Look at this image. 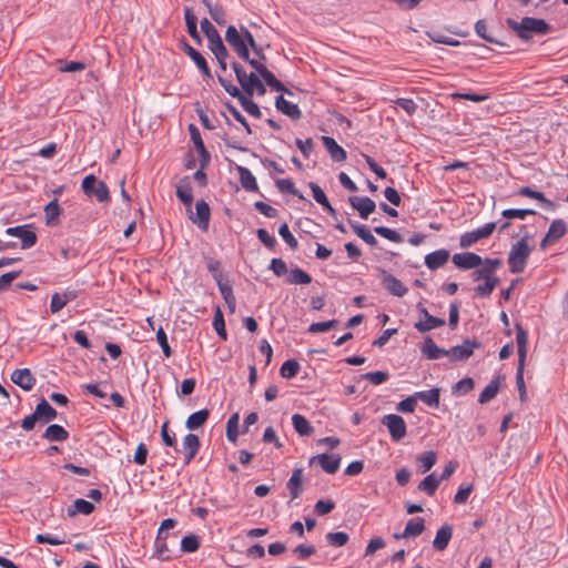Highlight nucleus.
<instances>
[{
	"instance_id": "nucleus-26",
	"label": "nucleus",
	"mask_w": 568,
	"mask_h": 568,
	"mask_svg": "<svg viewBox=\"0 0 568 568\" xmlns=\"http://www.w3.org/2000/svg\"><path fill=\"white\" fill-rule=\"evenodd\" d=\"M516 343L518 348V363H526L528 333L520 324H516Z\"/></svg>"
},
{
	"instance_id": "nucleus-28",
	"label": "nucleus",
	"mask_w": 568,
	"mask_h": 568,
	"mask_svg": "<svg viewBox=\"0 0 568 568\" xmlns=\"http://www.w3.org/2000/svg\"><path fill=\"white\" fill-rule=\"evenodd\" d=\"M452 527L449 525H443L436 532L435 539L433 540V547L438 551L445 550L452 539Z\"/></svg>"
},
{
	"instance_id": "nucleus-57",
	"label": "nucleus",
	"mask_w": 568,
	"mask_h": 568,
	"mask_svg": "<svg viewBox=\"0 0 568 568\" xmlns=\"http://www.w3.org/2000/svg\"><path fill=\"white\" fill-rule=\"evenodd\" d=\"M278 234L284 240V242L293 250H297L298 242L294 237V235L291 233L288 225L286 223H283L278 229Z\"/></svg>"
},
{
	"instance_id": "nucleus-62",
	"label": "nucleus",
	"mask_w": 568,
	"mask_h": 568,
	"mask_svg": "<svg viewBox=\"0 0 568 568\" xmlns=\"http://www.w3.org/2000/svg\"><path fill=\"white\" fill-rule=\"evenodd\" d=\"M256 236L267 248L273 250L275 247L276 239L265 229H258L256 231Z\"/></svg>"
},
{
	"instance_id": "nucleus-17",
	"label": "nucleus",
	"mask_w": 568,
	"mask_h": 568,
	"mask_svg": "<svg viewBox=\"0 0 568 568\" xmlns=\"http://www.w3.org/2000/svg\"><path fill=\"white\" fill-rule=\"evenodd\" d=\"M351 206L356 210L362 219H367L375 211L376 204L368 196H351Z\"/></svg>"
},
{
	"instance_id": "nucleus-52",
	"label": "nucleus",
	"mask_w": 568,
	"mask_h": 568,
	"mask_svg": "<svg viewBox=\"0 0 568 568\" xmlns=\"http://www.w3.org/2000/svg\"><path fill=\"white\" fill-rule=\"evenodd\" d=\"M475 31H476L477 36L480 37L481 39H484L485 41H487L489 43L498 44V45H504L503 42L498 41L497 39H495L494 37H491L490 34L487 33V24H486L485 20H478L475 23Z\"/></svg>"
},
{
	"instance_id": "nucleus-18",
	"label": "nucleus",
	"mask_w": 568,
	"mask_h": 568,
	"mask_svg": "<svg viewBox=\"0 0 568 568\" xmlns=\"http://www.w3.org/2000/svg\"><path fill=\"white\" fill-rule=\"evenodd\" d=\"M11 381L23 390H31L36 384V378L29 368H18L11 374Z\"/></svg>"
},
{
	"instance_id": "nucleus-12",
	"label": "nucleus",
	"mask_w": 568,
	"mask_h": 568,
	"mask_svg": "<svg viewBox=\"0 0 568 568\" xmlns=\"http://www.w3.org/2000/svg\"><path fill=\"white\" fill-rule=\"evenodd\" d=\"M480 344L475 341L465 339L462 345H457L450 349H447V356L454 362L466 361L473 355L474 349L478 348Z\"/></svg>"
},
{
	"instance_id": "nucleus-2",
	"label": "nucleus",
	"mask_w": 568,
	"mask_h": 568,
	"mask_svg": "<svg viewBox=\"0 0 568 568\" xmlns=\"http://www.w3.org/2000/svg\"><path fill=\"white\" fill-rule=\"evenodd\" d=\"M506 23L523 41L530 40L531 33L547 34L551 30L549 23H547L544 19L531 17H525L519 22L513 18H508Z\"/></svg>"
},
{
	"instance_id": "nucleus-59",
	"label": "nucleus",
	"mask_w": 568,
	"mask_h": 568,
	"mask_svg": "<svg viewBox=\"0 0 568 568\" xmlns=\"http://www.w3.org/2000/svg\"><path fill=\"white\" fill-rule=\"evenodd\" d=\"M389 377V374L387 372H368L362 375V378L369 381L374 385H379L384 382H386Z\"/></svg>"
},
{
	"instance_id": "nucleus-21",
	"label": "nucleus",
	"mask_w": 568,
	"mask_h": 568,
	"mask_svg": "<svg viewBox=\"0 0 568 568\" xmlns=\"http://www.w3.org/2000/svg\"><path fill=\"white\" fill-rule=\"evenodd\" d=\"M176 196L186 206L187 211H190L193 203V194L189 176H184L180 180L176 186Z\"/></svg>"
},
{
	"instance_id": "nucleus-29",
	"label": "nucleus",
	"mask_w": 568,
	"mask_h": 568,
	"mask_svg": "<svg viewBox=\"0 0 568 568\" xmlns=\"http://www.w3.org/2000/svg\"><path fill=\"white\" fill-rule=\"evenodd\" d=\"M201 30L205 34L207 39V47L211 48L215 45V43H220L222 38L215 27L210 22L209 19L203 18L200 22Z\"/></svg>"
},
{
	"instance_id": "nucleus-41",
	"label": "nucleus",
	"mask_w": 568,
	"mask_h": 568,
	"mask_svg": "<svg viewBox=\"0 0 568 568\" xmlns=\"http://www.w3.org/2000/svg\"><path fill=\"white\" fill-rule=\"evenodd\" d=\"M47 225H54L61 214V209L57 199H53L44 206Z\"/></svg>"
},
{
	"instance_id": "nucleus-1",
	"label": "nucleus",
	"mask_w": 568,
	"mask_h": 568,
	"mask_svg": "<svg viewBox=\"0 0 568 568\" xmlns=\"http://www.w3.org/2000/svg\"><path fill=\"white\" fill-rule=\"evenodd\" d=\"M225 41L242 60H248V47L256 55L265 60V55L262 49L256 44L254 37L243 26L240 29H236L234 26H229L225 31Z\"/></svg>"
},
{
	"instance_id": "nucleus-19",
	"label": "nucleus",
	"mask_w": 568,
	"mask_h": 568,
	"mask_svg": "<svg viewBox=\"0 0 568 568\" xmlns=\"http://www.w3.org/2000/svg\"><path fill=\"white\" fill-rule=\"evenodd\" d=\"M200 449V439L195 434H187L183 439L184 464L187 465Z\"/></svg>"
},
{
	"instance_id": "nucleus-11",
	"label": "nucleus",
	"mask_w": 568,
	"mask_h": 568,
	"mask_svg": "<svg viewBox=\"0 0 568 568\" xmlns=\"http://www.w3.org/2000/svg\"><path fill=\"white\" fill-rule=\"evenodd\" d=\"M29 225L8 227L6 233L21 240V248L27 250L37 243V234L29 229Z\"/></svg>"
},
{
	"instance_id": "nucleus-31",
	"label": "nucleus",
	"mask_w": 568,
	"mask_h": 568,
	"mask_svg": "<svg viewBox=\"0 0 568 568\" xmlns=\"http://www.w3.org/2000/svg\"><path fill=\"white\" fill-rule=\"evenodd\" d=\"M302 476L303 469L295 468L292 473L291 478L287 481V489L292 499H296L302 493Z\"/></svg>"
},
{
	"instance_id": "nucleus-8",
	"label": "nucleus",
	"mask_w": 568,
	"mask_h": 568,
	"mask_svg": "<svg viewBox=\"0 0 568 568\" xmlns=\"http://www.w3.org/2000/svg\"><path fill=\"white\" fill-rule=\"evenodd\" d=\"M503 265V261L500 258H485L483 260V264L471 273V278L475 282L478 281H488L491 277L496 276L497 270Z\"/></svg>"
},
{
	"instance_id": "nucleus-24",
	"label": "nucleus",
	"mask_w": 568,
	"mask_h": 568,
	"mask_svg": "<svg viewBox=\"0 0 568 568\" xmlns=\"http://www.w3.org/2000/svg\"><path fill=\"white\" fill-rule=\"evenodd\" d=\"M189 131H190L191 140H192L193 144L201 155L202 168H204L206 165V163L209 162L210 154L204 146V143L202 141L199 129L194 124H190Z\"/></svg>"
},
{
	"instance_id": "nucleus-56",
	"label": "nucleus",
	"mask_w": 568,
	"mask_h": 568,
	"mask_svg": "<svg viewBox=\"0 0 568 568\" xmlns=\"http://www.w3.org/2000/svg\"><path fill=\"white\" fill-rule=\"evenodd\" d=\"M213 327L216 331L217 335L222 339L226 341L227 334H226V331H225V323H224V318H223L222 312H221V310L219 307L215 310V314H214V317H213Z\"/></svg>"
},
{
	"instance_id": "nucleus-15",
	"label": "nucleus",
	"mask_w": 568,
	"mask_h": 568,
	"mask_svg": "<svg viewBox=\"0 0 568 568\" xmlns=\"http://www.w3.org/2000/svg\"><path fill=\"white\" fill-rule=\"evenodd\" d=\"M318 463L327 474H335L341 465L339 455L318 454L310 459V464Z\"/></svg>"
},
{
	"instance_id": "nucleus-32",
	"label": "nucleus",
	"mask_w": 568,
	"mask_h": 568,
	"mask_svg": "<svg viewBox=\"0 0 568 568\" xmlns=\"http://www.w3.org/2000/svg\"><path fill=\"white\" fill-rule=\"evenodd\" d=\"M34 412L39 420L43 423L51 422L57 417V410L44 398L38 403Z\"/></svg>"
},
{
	"instance_id": "nucleus-44",
	"label": "nucleus",
	"mask_w": 568,
	"mask_h": 568,
	"mask_svg": "<svg viewBox=\"0 0 568 568\" xmlns=\"http://www.w3.org/2000/svg\"><path fill=\"white\" fill-rule=\"evenodd\" d=\"M518 194L541 202L546 209H552L554 206L552 202L546 199L542 192L535 191L530 186H521Z\"/></svg>"
},
{
	"instance_id": "nucleus-49",
	"label": "nucleus",
	"mask_w": 568,
	"mask_h": 568,
	"mask_svg": "<svg viewBox=\"0 0 568 568\" xmlns=\"http://www.w3.org/2000/svg\"><path fill=\"white\" fill-rule=\"evenodd\" d=\"M239 436V414H233L226 423V438L236 443Z\"/></svg>"
},
{
	"instance_id": "nucleus-46",
	"label": "nucleus",
	"mask_w": 568,
	"mask_h": 568,
	"mask_svg": "<svg viewBox=\"0 0 568 568\" xmlns=\"http://www.w3.org/2000/svg\"><path fill=\"white\" fill-rule=\"evenodd\" d=\"M437 455L433 450L425 452L416 457V462L422 467V473L428 471L436 464Z\"/></svg>"
},
{
	"instance_id": "nucleus-47",
	"label": "nucleus",
	"mask_w": 568,
	"mask_h": 568,
	"mask_svg": "<svg viewBox=\"0 0 568 568\" xmlns=\"http://www.w3.org/2000/svg\"><path fill=\"white\" fill-rule=\"evenodd\" d=\"M499 283V278L497 276L491 277L490 280L483 281L481 284L477 285L475 288V293L479 297H488Z\"/></svg>"
},
{
	"instance_id": "nucleus-48",
	"label": "nucleus",
	"mask_w": 568,
	"mask_h": 568,
	"mask_svg": "<svg viewBox=\"0 0 568 568\" xmlns=\"http://www.w3.org/2000/svg\"><path fill=\"white\" fill-rule=\"evenodd\" d=\"M300 368V364L296 359H287L282 364L280 374L283 378L291 379L297 375Z\"/></svg>"
},
{
	"instance_id": "nucleus-30",
	"label": "nucleus",
	"mask_w": 568,
	"mask_h": 568,
	"mask_svg": "<svg viewBox=\"0 0 568 568\" xmlns=\"http://www.w3.org/2000/svg\"><path fill=\"white\" fill-rule=\"evenodd\" d=\"M42 437L49 442H64L69 437V433L58 424H51L44 430Z\"/></svg>"
},
{
	"instance_id": "nucleus-27",
	"label": "nucleus",
	"mask_w": 568,
	"mask_h": 568,
	"mask_svg": "<svg viewBox=\"0 0 568 568\" xmlns=\"http://www.w3.org/2000/svg\"><path fill=\"white\" fill-rule=\"evenodd\" d=\"M323 144L325 145L327 152L329 153L331 158L335 162H342L345 161L347 158V154L345 150L337 144V142L331 138V136H322Z\"/></svg>"
},
{
	"instance_id": "nucleus-60",
	"label": "nucleus",
	"mask_w": 568,
	"mask_h": 568,
	"mask_svg": "<svg viewBox=\"0 0 568 568\" xmlns=\"http://www.w3.org/2000/svg\"><path fill=\"white\" fill-rule=\"evenodd\" d=\"M156 341L162 348L163 355L165 357H170L172 355V349L168 343L166 333L164 332V329L162 327H159L156 329Z\"/></svg>"
},
{
	"instance_id": "nucleus-40",
	"label": "nucleus",
	"mask_w": 568,
	"mask_h": 568,
	"mask_svg": "<svg viewBox=\"0 0 568 568\" xmlns=\"http://www.w3.org/2000/svg\"><path fill=\"white\" fill-rule=\"evenodd\" d=\"M349 224L354 231V233L361 237L366 244L371 246H375L377 244L376 237L372 234V232L363 224L355 223L349 220Z\"/></svg>"
},
{
	"instance_id": "nucleus-10",
	"label": "nucleus",
	"mask_w": 568,
	"mask_h": 568,
	"mask_svg": "<svg viewBox=\"0 0 568 568\" xmlns=\"http://www.w3.org/2000/svg\"><path fill=\"white\" fill-rule=\"evenodd\" d=\"M567 233V225L564 220L558 219L554 220L544 236V239L540 241V247L544 250L548 245H551L556 243L558 240H560L565 234Z\"/></svg>"
},
{
	"instance_id": "nucleus-33",
	"label": "nucleus",
	"mask_w": 568,
	"mask_h": 568,
	"mask_svg": "<svg viewBox=\"0 0 568 568\" xmlns=\"http://www.w3.org/2000/svg\"><path fill=\"white\" fill-rule=\"evenodd\" d=\"M292 424L295 432L300 436H311L314 433V427L311 423L301 414H294L292 416Z\"/></svg>"
},
{
	"instance_id": "nucleus-63",
	"label": "nucleus",
	"mask_w": 568,
	"mask_h": 568,
	"mask_svg": "<svg viewBox=\"0 0 568 568\" xmlns=\"http://www.w3.org/2000/svg\"><path fill=\"white\" fill-rule=\"evenodd\" d=\"M394 103L402 108L408 115H413L417 110V104L412 99L398 98Z\"/></svg>"
},
{
	"instance_id": "nucleus-42",
	"label": "nucleus",
	"mask_w": 568,
	"mask_h": 568,
	"mask_svg": "<svg viewBox=\"0 0 568 568\" xmlns=\"http://www.w3.org/2000/svg\"><path fill=\"white\" fill-rule=\"evenodd\" d=\"M286 282L290 284L306 285L312 282V277L308 273H306L302 268L295 267L290 271V274L286 277Z\"/></svg>"
},
{
	"instance_id": "nucleus-53",
	"label": "nucleus",
	"mask_w": 568,
	"mask_h": 568,
	"mask_svg": "<svg viewBox=\"0 0 568 568\" xmlns=\"http://www.w3.org/2000/svg\"><path fill=\"white\" fill-rule=\"evenodd\" d=\"M200 541L197 536L190 534L184 536L181 540V550L183 552H194L199 549Z\"/></svg>"
},
{
	"instance_id": "nucleus-38",
	"label": "nucleus",
	"mask_w": 568,
	"mask_h": 568,
	"mask_svg": "<svg viewBox=\"0 0 568 568\" xmlns=\"http://www.w3.org/2000/svg\"><path fill=\"white\" fill-rule=\"evenodd\" d=\"M262 78L272 90L285 93L287 95L293 94L292 91L288 90L280 80H277L268 69L263 70Z\"/></svg>"
},
{
	"instance_id": "nucleus-25",
	"label": "nucleus",
	"mask_w": 568,
	"mask_h": 568,
	"mask_svg": "<svg viewBox=\"0 0 568 568\" xmlns=\"http://www.w3.org/2000/svg\"><path fill=\"white\" fill-rule=\"evenodd\" d=\"M420 352L423 355H425L428 359H438L443 356H447V349L438 347L432 337H426L424 339L423 345L420 346Z\"/></svg>"
},
{
	"instance_id": "nucleus-35",
	"label": "nucleus",
	"mask_w": 568,
	"mask_h": 568,
	"mask_svg": "<svg viewBox=\"0 0 568 568\" xmlns=\"http://www.w3.org/2000/svg\"><path fill=\"white\" fill-rule=\"evenodd\" d=\"M415 395H416L417 399H420L427 406L433 407V408H438L439 396H440L439 388L435 387L429 390L417 392Z\"/></svg>"
},
{
	"instance_id": "nucleus-22",
	"label": "nucleus",
	"mask_w": 568,
	"mask_h": 568,
	"mask_svg": "<svg viewBox=\"0 0 568 568\" xmlns=\"http://www.w3.org/2000/svg\"><path fill=\"white\" fill-rule=\"evenodd\" d=\"M276 109L283 114L287 115L292 120H298L302 116V112L297 104L292 103L283 98V95H278L275 100Z\"/></svg>"
},
{
	"instance_id": "nucleus-7",
	"label": "nucleus",
	"mask_w": 568,
	"mask_h": 568,
	"mask_svg": "<svg viewBox=\"0 0 568 568\" xmlns=\"http://www.w3.org/2000/svg\"><path fill=\"white\" fill-rule=\"evenodd\" d=\"M382 424L387 427L390 438L394 442L402 440L407 433L405 420L396 414H388L382 418Z\"/></svg>"
},
{
	"instance_id": "nucleus-16",
	"label": "nucleus",
	"mask_w": 568,
	"mask_h": 568,
	"mask_svg": "<svg viewBox=\"0 0 568 568\" xmlns=\"http://www.w3.org/2000/svg\"><path fill=\"white\" fill-rule=\"evenodd\" d=\"M189 213L193 223L197 224V226L204 231L207 230L210 221V207L204 200H200L195 203V215H193L191 210Z\"/></svg>"
},
{
	"instance_id": "nucleus-50",
	"label": "nucleus",
	"mask_w": 568,
	"mask_h": 568,
	"mask_svg": "<svg viewBox=\"0 0 568 568\" xmlns=\"http://www.w3.org/2000/svg\"><path fill=\"white\" fill-rule=\"evenodd\" d=\"M275 184L281 192H286L288 194L297 196L298 199H303V195L295 187L294 182L291 179H278L275 181Z\"/></svg>"
},
{
	"instance_id": "nucleus-51",
	"label": "nucleus",
	"mask_w": 568,
	"mask_h": 568,
	"mask_svg": "<svg viewBox=\"0 0 568 568\" xmlns=\"http://www.w3.org/2000/svg\"><path fill=\"white\" fill-rule=\"evenodd\" d=\"M374 232L390 242H394V243L403 242V237L400 236V234L398 232H396L395 230L388 229L386 226H376V227H374Z\"/></svg>"
},
{
	"instance_id": "nucleus-6",
	"label": "nucleus",
	"mask_w": 568,
	"mask_h": 568,
	"mask_svg": "<svg viewBox=\"0 0 568 568\" xmlns=\"http://www.w3.org/2000/svg\"><path fill=\"white\" fill-rule=\"evenodd\" d=\"M495 229H496V223L489 222L476 230L466 232V233L462 234L459 237V246L462 248H468V247L473 246L475 243H477L478 241L488 239L493 234Z\"/></svg>"
},
{
	"instance_id": "nucleus-61",
	"label": "nucleus",
	"mask_w": 568,
	"mask_h": 568,
	"mask_svg": "<svg viewBox=\"0 0 568 568\" xmlns=\"http://www.w3.org/2000/svg\"><path fill=\"white\" fill-rule=\"evenodd\" d=\"M337 324H338V322L336 320L313 323L310 325L308 332H311V333L327 332V331L336 327Z\"/></svg>"
},
{
	"instance_id": "nucleus-9",
	"label": "nucleus",
	"mask_w": 568,
	"mask_h": 568,
	"mask_svg": "<svg viewBox=\"0 0 568 568\" xmlns=\"http://www.w3.org/2000/svg\"><path fill=\"white\" fill-rule=\"evenodd\" d=\"M378 273L383 287L389 294L402 297L407 293L408 288L397 277L383 268H378Z\"/></svg>"
},
{
	"instance_id": "nucleus-43",
	"label": "nucleus",
	"mask_w": 568,
	"mask_h": 568,
	"mask_svg": "<svg viewBox=\"0 0 568 568\" xmlns=\"http://www.w3.org/2000/svg\"><path fill=\"white\" fill-rule=\"evenodd\" d=\"M94 510V505L85 499L79 498L73 503V506L68 509L70 517L77 514L90 515Z\"/></svg>"
},
{
	"instance_id": "nucleus-39",
	"label": "nucleus",
	"mask_w": 568,
	"mask_h": 568,
	"mask_svg": "<svg viewBox=\"0 0 568 568\" xmlns=\"http://www.w3.org/2000/svg\"><path fill=\"white\" fill-rule=\"evenodd\" d=\"M440 479L435 473L427 475L419 484L418 489L428 496H433L439 486Z\"/></svg>"
},
{
	"instance_id": "nucleus-5",
	"label": "nucleus",
	"mask_w": 568,
	"mask_h": 568,
	"mask_svg": "<svg viewBox=\"0 0 568 568\" xmlns=\"http://www.w3.org/2000/svg\"><path fill=\"white\" fill-rule=\"evenodd\" d=\"M81 187L88 196H95L99 202H108L110 200V193L106 184L93 175H87L82 180Z\"/></svg>"
},
{
	"instance_id": "nucleus-13",
	"label": "nucleus",
	"mask_w": 568,
	"mask_h": 568,
	"mask_svg": "<svg viewBox=\"0 0 568 568\" xmlns=\"http://www.w3.org/2000/svg\"><path fill=\"white\" fill-rule=\"evenodd\" d=\"M452 261L459 270H473L483 264L481 256L473 252L454 254Z\"/></svg>"
},
{
	"instance_id": "nucleus-64",
	"label": "nucleus",
	"mask_w": 568,
	"mask_h": 568,
	"mask_svg": "<svg viewBox=\"0 0 568 568\" xmlns=\"http://www.w3.org/2000/svg\"><path fill=\"white\" fill-rule=\"evenodd\" d=\"M254 207L263 215H265L266 217H276L277 216V210L274 209L273 206H271L270 204L265 203V202H262V201H257L254 203Z\"/></svg>"
},
{
	"instance_id": "nucleus-23",
	"label": "nucleus",
	"mask_w": 568,
	"mask_h": 568,
	"mask_svg": "<svg viewBox=\"0 0 568 568\" xmlns=\"http://www.w3.org/2000/svg\"><path fill=\"white\" fill-rule=\"evenodd\" d=\"M425 530V521L423 518H414L409 519L406 524V527L402 534H395L394 537L398 538H408V537H417L423 534Z\"/></svg>"
},
{
	"instance_id": "nucleus-54",
	"label": "nucleus",
	"mask_w": 568,
	"mask_h": 568,
	"mask_svg": "<svg viewBox=\"0 0 568 568\" xmlns=\"http://www.w3.org/2000/svg\"><path fill=\"white\" fill-rule=\"evenodd\" d=\"M536 211L531 209H506L501 215L506 219H520L524 220L527 215H535Z\"/></svg>"
},
{
	"instance_id": "nucleus-37",
	"label": "nucleus",
	"mask_w": 568,
	"mask_h": 568,
	"mask_svg": "<svg viewBox=\"0 0 568 568\" xmlns=\"http://www.w3.org/2000/svg\"><path fill=\"white\" fill-rule=\"evenodd\" d=\"M444 324H445V320L436 317V316H433V315L429 314V315L425 316V321L416 322L414 324V327L418 332L425 333V332L432 331L434 328L440 327Z\"/></svg>"
},
{
	"instance_id": "nucleus-36",
	"label": "nucleus",
	"mask_w": 568,
	"mask_h": 568,
	"mask_svg": "<svg viewBox=\"0 0 568 568\" xmlns=\"http://www.w3.org/2000/svg\"><path fill=\"white\" fill-rule=\"evenodd\" d=\"M209 416H210L209 409L204 408V409L197 410L187 417V419L185 422V426L190 430L197 429L201 426H203V424L207 420Z\"/></svg>"
},
{
	"instance_id": "nucleus-4",
	"label": "nucleus",
	"mask_w": 568,
	"mask_h": 568,
	"mask_svg": "<svg viewBox=\"0 0 568 568\" xmlns=\"http://www.w3.org/2000/svg\"><path fill=\"white\" fill-rule=\"evenodd\" d=\"M217 80L224 90L233 98H236L242 108L252 116L261 118L262 113L258 105L244 94L236 85L232 84L221 74H217Z\"/></svg>"
},
{
	"instance_id": "nucleus-45",
	"label": "nucleus",
	"mask_w": 568,
	"mask_h": 568,
	"mask_svg": "<svg viewBox=\"0 0 568 568\" xmlns=\"http://www.w3.org/2000/svg\"><path fill=\"white\" fill-rule=\"evenodd\" d=\"M499 392V383L498 379H493L479 394L478 402L480 404H486L493 398L496 397V395Z\"/></svg>"
},
{
	"instance_id": "nucleus-34",
	"label": "nucleus",
	"mask_w": 568,
	"mask_h": 568,
	"mask_svg": "<svg viewBox=\"0 0 568 568\" xmlns=\"http://www.w3.org/2000/svg\"><path fill=\"white\" fill-rule=\"evenodd\" d=\"M237 172L240 175V182L243 189L250 192L258 191V185L252 172L244 166H237Z\"/></svg>"
},
{
	"instance_id": "nucleus-3",
	"label": "nucleus",
	"mask_w": 568,
	"mask_h": 568,
	"mask_svg": "<svg viewBox=\"0 0 568 568\" xmlns=\"http://www.w3.org/2000/svg\"><path fill=\"white\" fill-rule=\"evenodd\" d=\"M527 239L528 236H524L510 247L508 253V266L513 274L524 272L527 265V261L531 253V247L528 245Z\"/></svg>"
},
{
	"instance_id": "nucleus-14",
	"label": "nucleus",
	"mask_w": 568,
	"mask_h": 568,
	"mask_svg": "<svg viewBox=\"0 0 568 568\" xmlns=\"http://www.w3.org/2000/svg\"><path fill=\"white\" fill-rule=\"evenodd\" d=\"M182 50L195 63V65L202 72L204 78L212 79V73L207 65V62L197 50H195L187 42H183Z\"/></svg>"
},
{
	"instance_id": "nucleus-20",
	"label": "nucleus",
	"mask_w": 568,
	"mask_h": 568,
	"mask_svg": "<svg viewBox=\"0 0 568 568\" xmlns=\"http://www.w3.org/2000/svg\"><path fill=\"white\" fill-rule=\"evenodd\" d=\"M449 260V252L445 248L434 251L425 256V265L435 271L444 266Z\"/></svg>"
},
{
	"instance_id": "nucleus-55",
	"label": "nucleus",
	"mask_w": 568,
	"mask_h": 568,
	"mask_svg": "<svg viewBox=\"0 0 568 568\" xmlns=\"http://www.w3.org/2000/svg\"><path fill=\"white\" fill-rule=\"evenodd\" d=\"M184 20H185L186 30H187L189 36L199 32L197 31V18L193 13L192 8H190V7L184 8Z\"/></svg>"
},
{
	"instance_id": "nucleus-58",
	"label": "nucleus",
	"mask_w": 568,
	"mask_h": 568,
	"mask_svg": "<svg viewBox=\"0 0 568 568\" xmlns=\"http://www.w3.org/2000/svg\"><path fill=\"white\" fill-rule=\"evenodd\" d=\"M348 539H349L348 535L344 531L326 534V540L333 547H342V546L346 545Z\"/></svg>"
}]
</instances>
